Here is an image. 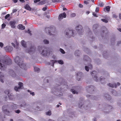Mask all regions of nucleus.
Returning a JSON list of instances; mask_svg holds the SVG:
<instances>
[{"label": "nucleus", "mask_w": 121, "mask_h": 121, "mask_svg": "<svg viewBox=\"0 0 121 121\" xmlns=\"http://www.w3.org/2000/svg\"><path fill=\"white\" fill-rule=\"evenodd\" d=\"M12 63L11 60L9 58L7 59L5 61L1 59L0 60V69L2 70H4L6 65H10Z\"/></svg>", "instance_id": "obj_1"}, {"label": "nucleus", "mask_w": 121, "mask_h": 121, "mask_svg": "<svg viewBox=\"0 0 121 121\" xmlns=\"http://www.w3.org/2000/svg\"><path fill=\"white\" fill-rule=\"evenodd\" d=\"M15 62L21 68L26 70V67L25 64L23 63V60L18 56H17L14 59Z\"/></svg>", "instance_id": "obj_2"}, {"label": "nucleus", "mask_w": 121, "mask_h": 121, "mask_svg": "<svg viewBox=\"0 0 121 121\" xmlns=\"http://www.w3.org/2000/svg\"><path fill=\"white\" fill-rule=\"evenodd\" d=\"M56 29L55 27L54 26H51L50 27H46L45 28V31H46V32H47L48 31V33L50 35H55V34H52L51 33V32H52V33H55L56 32Z\"/></svg>", "instance_id": "obj_3"}, {"label": "nucleus", "mask_w": 121, "mask_h": 121, "mask_svg": "<svg viewBox=\"0 0 121 121\" xmlns=\"http://www.w3.org/2000/svg\"><path fill=\"white\" fill-rule=\"evenodd\" d=\"M76 28L78 33L80 35L82 34V33L83 32V27L81 25H79L76 27Z\"/></svg>", "instance_id": "obj_4"}, {"label": "nucleus", "mask_w": 121, "mask_h": 121, "mask_svg": "<svg viewBox=\"0 0 121 121\" xmlns=\"http://www.w3.org/2000/svg\"><path fill=\"white\" fill-rule=\"evenodd\" d=\"M19 86L17 87L15 86L14 88V89L15 91H18V90L20 89H22L23 88V83L22 82H19L18 83Z\"/></svg>", "instance_id": "obj_5"}, {"label": "nucleus", "mask_w": 121, "mask_h": 121, "mask_svg": "<svg viewBox=\"0 0 121 121\" xmlns=\"http://www.w3.org/2000/svg\"><path fill=\"white\" fill-rule=\"evenodd\" d=\"M35 48L34 47H32L30 48L28 50H27L26 52L29 54H30L31 53H33L35 51Z\"/></svg>", "instance_id": "obj_6"}, {"label": "nucleus", "mask_w": 121, "mask_h": 121, "mask_svg": "<svg viewBox=\"0 0 121 121\" xmlns=\"http://www.w3.org/2000/svg\"><path fill=\"white\" fill-rule=\"evenodd\" d=\"M97 73V72L95 71H94L91 73V74L92 75V76L93 77L94 76V78H95V80L96 82H97L98 81V79H97V77L96 76Z\"/></svg>", "instance_id": "obj_7"}, {"label": "nucleus", "mask_w": 121, "mask_h": 121, "mask_svg": "<svg viewBox=\"0 0 121 121\" xmlns=\"http://www.w3.org/2000/svg\"><path fill=\"white\" fill-rule=\"evenodd\" d=\"M4 48L6 52H9L12 51L13 49L12 47L10 46H7L6 47H4Z\"/></svg>", "instance_id": "obj_8"}, {"label": "nucleus", "mask_w": 121, "mask_h": 121, "mask_svg": "<svg viewBox=\"0 0 121 121\" xmlns=\"http://www.w3.org/2000/svg\"><path fill=\"white\" fill-rule=\"evenodd\" d=\"M66 16V15L65 13H63L60 14L59 16L58 19L59 20H60L62 19L63 17L65 18Z\"/></svg>", "instance_id": "obj_9"}, {"label": "nucleus", "mask_w": 121, "mask_h": 121, "mask_svg": "<svg viewBox=\"0 0 121 121\" xmlns=\"http://www.w3.org/2000/svg\"><path fill=\"white\" fill-rule=\"evenodd\" d=\"M16 23V22L14 21H11L10 22L9 24L12 28H15Z\"/></svg>", "instance_id": "obj_10"}, {"label": "nucleus", "mask_w": 121, "mask_h": 121, "mask_svg": "<svg viewBox=\"0 0 121 121\" xmlns=\"http://www.w3.org/2000/svg\"><path fill=\"white\" fill-rule=\"evenodd\" d=\"M5 107L6 106H3L2 107V109L3 111L4 112L5 114L9 115V112L8 111H7V109H5V108H6Z\"/></svg>", "instance_id": "obj_11"}, {"label": "nucleus", "mask_w": 121, "mask_h": 121, "mask_svg": "<svg viewBox=\"0 0 121 121\" xmlns=\"http://www.w3.org/2000/svg\"><path fill=\"white\" fill-rule=\"evenodd\" d=\"M69 33H68V32H66V35H68L69 34L70 35H71L73 36H74V32L73 30H69Z\"/></svg>", "instance_id": "obj_12"}, {"label": "nucleus", "mask_w": 121, "mask_h": 121, "mask_svg": "<svg viewBox=\"0 0 121 121\" xmlns=\"http://www.w3.org/2000/svg\"><path fill=\"white\" fill-rule=\"evenodd\" d=\"M4 77V76L3 75V73L0 72V81L2 83L4 82V81L3 79Z\"/></svg>", "instance_id": "obj_13"}, {"label": "nucleus", "mask_w": 121, "mask_h": 121, "mask_svg": "<svg viewBox=\"0 0 121 121\" xmlns=\"http://www.w3.org/2000/svg\"><path fill=\"white\" fill-rule=\"evenodd\" d=\"M108 85L112 88H113L114 87L115 88H116L117 86V85L116 84H112L110 83H109L108 84Z\"/></svg>", "instance_id": "obj_14"}, {"label": "nucleus", "mask_w": 121, "mask_h": 121, "mask_svg": "<svg viewBox=\"0 0 121 121\" xmlns=\"http://www.w3.org/2000/svg\"><path fill=\"white\" fill-rule=\"evenodd\" d=\"M10 104L11 105V107L13 109H15L17 108V105L13 104L12 103H11Z\"/></svg>", "instance_id": "obj_15"}, {"label": "nucleus", "mask_w": 121, "mask_h": 121, "mask_svg": "<svg viewBox=\"0 0 121 121\" xmlns=\"http://www.w3.org/2000/svg\"><path fill=\"white\" fill-rule=\"evenodd\" d=\"M18 29H20L23 30L25 29V27L24 26H23V25L21 24L18 25Z\"/></svg>", "instance_id": "obj_16"}, {"label": "nucleus", "mask_w": 121, "mask_h": 121, "mask_svg": "<svg viewBox=\"0 0 121 121\" xmlns=\"http://www.w3.org/2000/svg\"><path fill=\"white\" fill-rule=\"evenodd\" d=\"M110 8V6H107L105 8H104V10L105 12H106L105 10L108 12L109 11Z\"/></svg>", "instance_id": "obj_17"}, {"label": "nucleus", "mask_w": 121, "mask_h": 121, "mask_svg": "<svg viewBox=\"0 0 121 121\" xmlns=\"http://www.w3.org/2000/svg\"><path fill=\"white\" fill-rule=\"evenodd\" d=\"M44 52V50H43L41 54L43 56H46L47 55H48V52L47 51H46L44 52V53H43V52Z\"/></svg>", "instance_id": "obj_18"}, {"label": "nucleus", "mask_w": 121, "mask_h": 121, "mask_svg": "<svg viewBox=\"0 0 121 121\" xmlns=\"http://www.w3.org/2000/svg\"><path fill=\"white\" fill-rule=\"evenodd\" d=\"M22 45L24 47L26 48V43L24 40H22L21 42Z\"/></svg>", "instance_id": "obj_19"}, {"label": "nucleus", "mask_w": 121, "mask_h": 121, "mask_svg": "<svg viewBox=\"0 0 121 121\" xmlns=\"http://www.w3.org/2000/svg\"><path fill=\"white\" fill-rule=\"evenodd\" d=\"M25 8L26 9L29 10H31V9L30 7L27 4L25 5Z\"/></svg>", "instance_id": "obj_20"}, {"label": "nucleus", "mask_w": 121, "mask_h": 121, "mask_svg": "<svg viewBox=\"0 0 121 121\" xmlns=\"http://www.w3.org/2000/svg\"><path fill=\"white\" fill-rule=\"evenodd\" d=\"M84 59L86 61H88L90 59L89 57L87 56H85L84 57Z\"/></svg>", "instance_id": "obj_21"}, {"label": "nucleus", "mask_w": 121, "mask_h": 121, "mask_svg": "<svg viewBox=\"0 0 121 121\" xmlns=\"http://www.w3.org/2000/svg\"><path fill=\"white\" fill-rule=\"evenodd\" d=\"M34 70L35 72H39L40 71V69L39 68L36 67H34Z\"/></svg>", "instance_id": "obj_22"}, {"label": "nucleus", "mask_w": 121, "mask_h": 121, "mask_svg": "<svg viewBox=\"0 0 121 121\" xmlns=\"http://www.w3.org/2000/svg\"><path fill=\"white\" fill-rule=\"evenodd\" d=\"M82 75V73L81 72H79L77 74V77L79 76L80 77H81Z\"/></svg>", "instance_id": "obj_23"}, {"label": "nucleus", "mask_w": 121, "mask_h": 121, "mask_svg": "<svg viewBox=\"0 0 121 121\" xmlns=\"http://www.w3.org/2000/svg\"><path fill=\"white\" fill-rule=\"evenodd\" d=\"M71 91L72 93L73 94H78V93L77 92H76L75 90L73 89H72L71 90Z\"/></svg>", "instance_id": "obj_24"}, {"label": "nucleus", "mask_w": 121, "mask_h": 121, "mask_svg": "<svg viewBox=\"0 0 121 121\" xmlns=\"http://www.w3.org/2000/svg\"><path fill=\"white\" fill-rule=\"evenodd\" d=\"M8 97L10 99H12L14 97L12 94H10V95H8Z\"/></svg>", "instance_id": "obj_25"}, {"label": "nucleus", "mask_w": 121, "mask_h": 121, "mask_svg": "<svg viewBox=\"0 0 121 121\" xmlns=\"http://www.w3.org/2000/svg\"><path fill=\"white\" fill-rule=\"evenodd\" d=\"M46 114L47 115L50 116L51 114V111H49L46 112Z\"/></svg>", "instance_id": "obj_26"}, {"label": "nucleus", "mask_w": 121, "mask_h": 121, "mask_svg": "<svg viewBox=\"0 0 121 121\" xmlns=\"http://www.w3.org/2000/svg\"><path fill=\"white\" fill-rule=\"evenodd\" d=\"M101 20L102 21L106 23H107L108 22V20L105 19H101Z\"/></svg>", "instance_id": "obj_27"}, {"label": "nucleus", "mask_w": 121, "mask_h": 121, "mask_svg": "<svg viewBox=\"0 0 121 121\" xmlns=\"http://www.w3.org/2000/svg\"><path fill=\"white\" fill-rule=\"evenodd\" d=\"M52 2L54 3L57 2H60L61 1V0H52Z\"/></svg>", "instance_id": "obj_28"}, {"label": "nucleus", "mask_w": 121, "mask_h": 121, "mask_svg": "<svg viewBox=\"0 0 121 121\" xmlns=\"http://www.w3.org/2000/svg\"><path fill=\"white\" fill-rule=\"evenodd\" d=\"M27 91L28 92H30V94L31 95H32L33 96L35 95V93L34 92H32L31 91H30L29 90H28Z\"/></svg>", "instance_id": "obj_29"}, {"label": "nucleus", "mask_w": 121, "mask_h": 121, "mask_svg": "<svg viewBox=\"0 0 121 121\" xmlns=\"http://www.w3.org/2000/svg\"><path fill=\"white\" fill-rule=\"evenodd\" d=\"M43 42L45 44H48L49 43L47 39L44 40H43Z\"/></svg>", "instance_id": "obj_30"}, {"label": "nucleus", "mask_w": 121, "mask_h": 121, "mask_svg": "<svg viewBox=\"0 0 121 121\" xmlns=\"http://www.w3.org/2000/svg\"><path fill=\"white\" fill-rule=\"evenodd\" d=\"M4 120L2 116V114L1 113H0V121H3Z\"/></svg>", "instance_id": "obj_31"}, {"label": "nucleus", "mask_w": 121, "mask_h": 121, "mask_svg": "<svg viewBox=\"0 0 121 121\" xmlns=\"http://www.w3.org/2000/svg\"><path fill=\"white\" fill-rule=\"evenodd\" d=\"M76 15V14L75 13H71L70 15V17H75Z\"/></svg>", "instance_id": "obj_32"}, {"label": "nucleus", "mask_w": 121, "mask_h": 121, "mask_svg": "<svg viewBox=\"0 0 121 121\" xmlns=\"http://www.w3.org/2000/svg\"><path fill=\"white\" fill-rule=\"evenodd\" d=\"M10 91L9 90H6L4 91V93L6 94L9 95V91Z\"/></svg>", "instance_id": "obj_33"}, {"label": "nucleus", "mask_w": 121, "mask_h": 121, "mask_svg": "<svg viewBox=\"0 0 121 121\" xmlns=\"http://www.w3.org/2000/svg\"><path fill=\"white\" fill-rule=\"evenodd\" d=\"M60 52L62 54H64L65 53V52L64 50L62 48H60Z\"/></svg>", "instance_id": "obj_34"}, {"label": "nucleus", "mask_w": 121, "mask_h": 121, "mask_svg": "<svg viewBox=\"0 0 121 121\" xmlns=\"http://www.w3.org/2000/svg\"><path fill=\"white\" fill-rule=\"evenodd\" d=\"M58 63L60 64H63V60H60L58 61Z\"/></svg>", "instance_id": "obj_35"}, {"label": "nucleus", "mask_w": 121, "mask_h": 121, "mask_svg": "<svg viewBox=\"0 0 121 121\" xmlns=\"http://www.w3.org/2000/svg\"><path fill=\"white\" fill-rule=\"evenodd\" d=\"M6 26V25L5 24L3 23V24H2L1 25V26H2L1 29H4L5 27Z\"/></svg>", "instance_id": "obj_36"}, {"label": "nucleus", "mask_w": 121, "mask_h": 121, "mask_svg": "<svg viewBox=\"0 0 121 121\" xmlns=\"http://www.w3.org/2000/svg\"><path fill=\"white\" fill-rule=\"evenodd\" d=\"M99 5L100 7H103L104 5V4L103 3H99Z\"/></svg>", "instance_id": "obj_37"}, {"label": "nucleus", "mask_w": 121, "mask_h": 121, "mask_svg": "<svg viewBox=\"0 0 121 121\" xmlns=\"http://www.w3.org/2000/svg\"><path fill=\"white\" fill-rule=\"evenodd\" d=\"M84 3L85 4H89V1H84Z\"/></svg>", "instance_id": "obj_38"}, {"label": "nucleus", "mask_w": 121, "mask_h": 121, "mask_svg": "<svg viewBox=\"0 0 121 121\" xmlns=\"http://www.w3.org/2000/svg\"><path fill=\"white\" fill-rule=\"evenodd\" d=\"M85 69L86 71H89V68L87 66H85Z\"/></svg>", "instance_id": "obj_39"}, {"label": "nucleus", "mask_w": 121, "mask_h": 121, "mask_svg": "<svg viewBox=\"0 0 121 121\" xmlns=\"http://www.w3.org/2000/svg\"><path fill=\"white\" fill-rule=\"evenodd\" d=\"M27 33L30 34V35H32V34L31 33V31L29 29H28V30Z\"/></svg>", "instance_id": "obj_40"}, {"label": "nucleus", "mask_w": 121, "mask_h": 121, "mask_svg": "<svg viewBox=\"0 0 121 121\" xmlns=\"http://www.w3.org/2000/svg\"><path fill=\"white\" fill-rule=\"evenodd\" d=\"M10 15L9 14H7L5 16V19H7L10 16Z\"/></svg>", "instance_id": "obj_41"}, {"label": "nucleus", "mask_w": 121, "mask_h": 121, "mask_svg": "<svg viewBox=\"0 0 121 121\" xmlns=\"http://www.w3.org/2000/svg\"><path fill=\"white\" fill-rule=\"evenodd\" d=\"M15 112L16 113H19L21 112V111L19 110H15Z\"/></svg>", "instance_id": "obj_42"}, {"label": "nucleus", "mask_w": 121, "mask_h": 121, "mask_svg": "<svg viewBox=\"0 0 121 121\" xmlns=\"http://www.w3.org/2000/svg\"><path fill=\"white\" fill-rule=\"evenodd\" d=\"M99 11V8L98 7H97L95 9V12L98 13Z\"/></svg>", "instance_id": "obj_43"}, {"label": "nucleus", "mask_w": 121, "mask_h": 121, "mask_svg": "<svg viewBox=\"0 0 121 121\" xmlns=\"http://www.w3.org/2000/svg\"><path fill=\"white\" fill-rule=\"evenodd\" d=\"M77 52H79V51L78 50V51H76L75 52V56H79V55L77 53Z\"/></svg>", "instance_id": "obj_44"}, {"label": "nucleus", "mask_w": 121, "mask_h": 121, "mask_svg": "<svg viewBox=\"0 0 121 121\" xmlns=\"http://www.w3.org/2000/svg\"><path fill=\"white\" fill-rule=\"evenodd\" d=\"M47 9V7H43L42 9V10L44 11H45Z\"/></svg>", "instance_id": "obj_45"}, {"label": "nucleus", "mask_w": 121, "mask_h": 121, "mask_svg": "<svg viewBox=\"0 0 121 121\" xmlns=\"http://www.w3.org/2000/svg\"><path fill=\"white\" fill-rule=\"evenodd\" d=\"M113 17L116 18L117 17V16L116 14H114L113 15Z\"/></svg>", "instance_id": "obj_46"}, {"label": "nucleus", "mask_w": 121, "mask_h": 121, "mask_svg": "<svg viewBox=\"0 0 121 121\" xmlns=\"http://www.w3.org/2000/svg\"><path fill=\"white\" fill-rule=\"evenodd\" d=\"M92 14L95 17H98V16L96 14L94 13H92Z\"/></svg>", "instance_id": "obj_47"}, {"label": "nucleus", "mask_w": 121, "mask_h": 121, "mask_svg": "<svg viewBox=\"0 0 121 121\" xmlns=\"http://www.w3.org/2000/svg\"><path fill=\"white\" fill-rule=\"evenodd\" d=\"M89 68L90 69H91L92 68V65L91 64H90L89 65Z\"/></svg>", "instance_id": "obj_48"}, {"label": "nucleus", "mask_w": 121, "mask_h": 121, "mask_svg": "<svg viewBox=\"0 0 121 121\" xmlns=\"http://www.w3.org/2000/svg\"><path fill=\"white\" fill-rule=\"evenodd\" d=\"M4 46V44L3 43L1 42H0V47L1 48L3 47Z\"/></svg>", "instance_id": "obj_49"}, {"label": "nucleus", "mask_w": 121, "mask_h": 121, "mask_svg": "<svg viewBox=\"0 0 121 121\" xmlns=\"http://www.w3.org/2000/svg\"><path fill=\"white\" fill-rule=\"evenodd\" d=\"M79 7L80 8H82L83 7V6L81 4H79L78 5Z\"/></svg>", "instance_id": "obj_50"}, {"label": "nucleus", "mask_w": 121, "mask_h": 121, "mask_svg": "<svg viewBox=\"0 0 121 121\" xmlns=\"http://www.w3.org/2000/svg\"><path fill=\"white\" fill-rule=\"evenodd\" d=\"M41 0H35L34 1V2L36 3L38 2L39 1Z\"/></svg>", "instance_id": "obj_51"}, {"label": "nucleus", "mask_w": 121, "mask_h": 121, "mask_svg": "<svg viewBox=\"0 0 121 121\" xmlns=\"http://www.w3.org/2000/svg\"><path fill=\"white\" fill-rule=\"evenodd\" d=\"M17 10L15 9H14L13 10V12L14 13L16 12L17 11Z\"/></svg>", "instance_id": "obj_52"}, {"label": "nucleus", "mask_w": 121, "mask_h": 121, "mask_svg": "<svg viewBox=\"0 0 121 121\" xmlns=\"http://www.w3.org/2000/svg\"><path fill=\"white\" fill-rule=\"evenodd\" d=\"M20 2H22V3H24L25 2V1L24 0H19Z\"/></svg>", "instance_id": "obj_53"}, {"label": "nucleus", "mask_w": 121, "mask_h": 121, "mask_svg": "<svg viewBox=\"0 0 121 121\" xmlns=\"http://www.w3.org/2000/svg\"><path fill=\"white\" fill-rule=\"evenodd\" d=\"M119 18L121 19V13H119Z\"/></svg>", "instance_id": "obj_54"}, {"label": "nucleus", "mask_w": 121, "mask_h": 121, "mask_svg": "<svg viewBox=\"0 0 121 121\" xmlns=\"http://www.w3.org/2000/svg\"><path fill=\"white\" fill-rule=\"evenodd\" d=\"M63 10L64 11H65L67 10L66 8L64 7L63 8Z\"/></svg>", "instance_id": "obj_55"}, {"label": "nucleus", "mask_w": 121, "mask_h": 121, "mask_svg": "<svg viewBox=\"0 0 121 121\" xmlns=\"http://www.w3.org/2000/svg\"><path fill=\"white\" fill-rule=\"evenodd\" d=\"M11 44L13 46V47L14 48L15 47V44L13 43H12Z\"/></svg>", "instance_id": "obj_56"}, {"label": "nucleus", "mask_w": 121, "mask_h": 121, "mask_svg": "<svg viewBox=\"0 0 121 121\" xmlns=\"http://www.w3.org/2000/svg\"><path fill=\"white\" fill-rule=\"evenodd\" d=\"M107 96H108V98H110V97H111V96L109 95L108 94H107V95H105V97H106Z\"/></svg>", "instance_id": "obj_57"}, {"label": "nucleus", "mask_w": 121, "mask_h": 121, "mask_svg": "<svg viewBox=\"0 0 121 121\" xmlns=\"http://www.w3.org/2000/svg\"><path fill=\"white\" fill-rule=\"evenodd\" d=\"M90 12L89 11H87L86 12V14H89V13Z\"/></svg>", "instance_id": "obj_58"}, {"label": "nucleus", "mask_w": 121, "mask_h": 121, "mask_svg": "<svg viewBox=\"0 0 121 121\" xmlns=\"http://www.w3.org/2000/svg\"><path fill=\"white\" fill-rule=\"evenodd\" d=\"M13 1L14 3H16L17 2V0H14Z\"/></svg>", "instance_id": "obj_59"}, {"label": "nucleus", "mask_w": 121, "mask_h": 121, "mask_svg": "<svg viewBox=\"0 0 121 121\" xmlns=\"http://www.w3.org/2000/svg\"><path fill=\"white\" fill-rule=\"evenodd\" d=\"M117 29L119 30V31L121 32V28H119V29Z\"/></svg>", "instance_id": "obj_60"}, {"label": "nucleus", "mask_w": 121, "mask_h": 121, "mask_svg": "<svg viewBox=\"0 0 121 121\" xmlns=\"http://www.w3.org/2000/svg\"><path fill=\"white\" fill-rule=\"evenodd\" d=\"M79 77H78V78H77V80L78 81H80V79H81V78H78Z\"/></svg>", "instance_id": "obj_61"}, {"label": "nucleus", "mask_w": 121, "mask_h": 121, "mask_svg": "<svg viewBox=\"0 0 121 121\" xmlns=\"http://www.w3.org/2000/svg\"><path fill=\"white\" fill-rule=\"evenodd\" d=\"M117 85L118 86H119L120 85V84L119 82H117Z\"/></svg>", "instance_id": "obj_62"}, {"label": "nucleus", "mask_w": 121, "mask_h": 121, "mask_svg": "<svg viewBox=\"0 0 121 121\" xmlns=\"http://www.w3.org/2000/svg\"><path fill=\"white\" fill-rule=\"evenodd\" d=\"M96 25H94L93 26V28H95V27H96Z\"/></svg>", "instance_id": "obj_63"}, {"label": "nucleus", "mask_w": 121, "mask_h": 121, "mask_svg": "<svg viewBox=\"0 0 121 121\" xmlns=\"http://www.w3.org/2000/svg\"><path fill=\"white\" fill-rule=\"evenodd\" d=\"M48 121H54L52 120L51 119H49Z\"/></svg>", "instance_id": "obj_64"}]
</instances>
